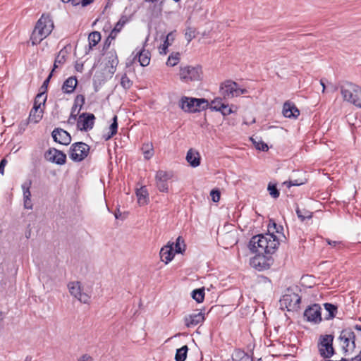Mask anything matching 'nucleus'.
Wrapping results in <instances>:
<instances>
[{
    "mask_svg": "<svg viewBox=\"0 0 361 361\" xmlns=\"http://www.w3.org/2000/svg\"><path fill=\"white\" fill-rule=\"evenodd\" d=\"M174 39L175 32H171L166 35L163 44H161L159 48L160 54L165 55L167 54L168 47L171 44Z\"/></svg>",
    "mask_w": 361,
    "mask_h": 361,
    "instance_id": "obj_25",
    "label": "nucleus"
},
{
    "mask_svg": "<svg viewBox=\"0 0 361 361\" xmlns=\"http://www.w3.org/2000/svg\"><path fill=\"white\" fill-rule=\"evenodd\" d=\"M326 242H327L328 245L333 246V247L339 246L341 244V241H334V240H326Z\"/></svg>",
    "mask_w": 361,
    "mask_h": 361,
    "instance_id": "obj_56",
    "label": "nucleus"
},
{
    "mask_svg": "<svg viewBox=\"0 0 361 361\" xmlns=\"http://www.w3.org/2000/svg\"><path fill=\"white\" fill-rule=\"evenodd\" d=\"M94 0H82L81 4L83 7L90 5Z\"/></svg>",
    "mask_w": 361,
    "mask_h": 361,
    "instance_id": "obj_62",
    "label": "nucleus"
},
{
    "mask_svg": "<svg viewBox=\"0 0 361 361\" xmlns=\"http://www.w3.org/2000/svg\"><path fill=\"white\" fill-rule=\"evenodd\" d=\"M127 18L126 16H122L121 19L118 21V23L114 26V29L119 32L123 28V25L126 23Z\"/></svg>",
    "mask_w": 361,
    "mask_h": 361,
    "instance_id": "obj_43",
    "label": "nucleus"
},
{
    "mask_svg": "<svg viewBox=\"0 0 361 361\" xmlns=\"http://www.w3.org/2000/svg\"><path fill=\"white\" fill-rule=\"evenodd\" d=\"M210 195L214 202H218L219 201L221 194L219 190H212L210 192Z\"/></svg>",
    "mask_w": 361,
    "mask_h": 361,
    "instance_id": "obj_45",
    "label": "nucleus"
},
{
    "mask_svg": "<svg viewBox=\"0 0 361 361\" xmlns=\"http://www.w3.org/2000/svg\"><path fill=\"white\" fill-rule=\"evenodd\" d=\"M202 68L200 66H186L180 68V78L184 81L199 80L202 75Z\"/></svg>",
    "mask_w": 361,
    "mask_h": 361,
    "instance_id": "obj_10",
    "label": "nucleus"
},
{
    "mask_svg": "<svg viewBox=\"0 0 361 361\" xmlns=\"http://www.w3.org/2000/svg\"><path fill=\"white\" fill-rule=\"evenodd\" d=\"M171 172L159 170L155 176L156 186L160 192H167L169 190L168 181L172 178Z\"/></svg>",
    "mask_w": 361,
    "mask_h": 361,
    "instance_id": "obj_13",
    "label": "nucleus"
},
{
    "mask_svg": "<svg viewBox=\"0 0 361 361\" xmlns=\"http://www.w3.org/2000/svg\"><path fill=\"white\" fill-rule=\"evenodd\" d=\"M75 68L77 71L82 72L83 69V64L82 63H76L75 66Z\"/></svg>",
    "mask_w": 361,
    "mask_h": 361,
    "instance_id": "obj_61",
    "label": "nucleus"
},
{
    "mask_svg": "<svg viewBox=\"0 0 361 361\" xmlns=\"http://www.w3.org/2000/svg\"><path fill=\"white\" fill-rule=\"evenodd\" d=\"M283 114L286 118H297L300 115V111L294 104L286 102L283 107Z\"/></svg>",
    "mask_w": 361,
    "mask_h": 361,
    "instance_id": "obj_19",
    "label": "nucleus"
},
{
    "mask_svg": "<svg viewBox=\"0 0 361 361\" xmlns=\"http://www.w3.org/2000/svg\"><path fill=\"white\" fill-rule=\"evenodd\" d=\"M237 82L232 80H226L220 86L221 94L224 98H233L236 97Z\"/></svg>",
    "mask_w": 361,
    "mask_h": 361,
    "instance_id": "obj_17",
    "label": "nucleus"
},
{
    "mask_svg": "<svg viewBox=\"0 0 361 361\" xmlns=\"http://www.w3.org/2000/svg\"><path fill=\"white\" fill-rule=\"evenodd\" d=\"M204 320V314L202 312L193 313L185 316L184 318L185 324L188 328L195 326Z\"/></svg>",
    "mask_w": 361,
    "mask_h": 361,
    "instance_id": "obj_18",
    "label": "nucleus"
},
{
    "mask_svg": "<svg viewBox=\"0 0 361 361\" xmlns=\"http://www.w3.org/2000/svg\"><path fill=\"white\" fill-rule=\"evenodd\" d=\"M100 40L101 34L99 32L94 31L91 32L88 36L90 49H92L94 47H95Z\"/></svg>",
    "mask_w": 361,
    "mask_h": 361,
    "instance_id": "obj_32",
    "label": "nucleus"
},
{
    "mask_svg": "<svg viewBox=\"0 0 361 361\" xmlns=\"http://www.w3.org/2000/svg\"><path fill=\"white\" fill-rule=\"evenodd\" d=\"M188 348L187 345H183L182 348L176 350L175 355L176 361H185L187 357V353Z\"/></svg>",
    "mask_w": 361,
    "mask_h": 361,
    "instance_id": "obj_34",
    "label": "nucleus"
},
{
    "mask_svg": "<svg viewBox=\"0 0 361 361\" xmlns=\"http://www.w3.org/2000/svg\"><path fill=\"white\" fill-rule=\"evenodd\" d=\"M51 136L54 142L61 145H68L71 142V135L60 128H55L51 133Z\"/></svg>",
    "mask_w": 361,
    "mask_h": 361,
    "instance_id": "obj_16",
    "label": "nucleus"
},
{
    "mask_svg": "<svg viewBox=\"0 0 361 361\" xmlns=\"http://www.w3.org/2000/svg\"><path fill=\"white\" fill-rule=\"evenodd\" d=\"M324 307L326 311L328 312V315L325 317V319H331L336 317L338 310L336 305L326 302L324 304Z\"/></svg>",
    "mask_w": 361,
    "mask_h": 361,
    "instance_id": "obj_29",
    "label": "nucleus"
},
{
    "mask_svg": "<svg viewBox=\"0 0 361 361\" xmlns=\"http://www.w3.org/2000/svg\"><path fill=\"white\" fill-rule=\"evenodd\" d=\"M121 85L126 90L129 89L132 85L131 80L128 78V77L126 74L121 77Z\"/></svg>",
    "mask_w": 361,
    "mask_h": 361,
    "instance_id": "obj_41",
    "label": "nucleus"
},
{
    "mask_svg": "<svg viewBox=\"0 0 361 361\" xmlns=\"http://www.w3.org/2000/svg\"><path fill=\"white\" fill-rule=\"evenodd\" d=\"M44 92H40L37 94L35 101H36L37 103L42 102V99L44 97Z\"/></svg>",
    "mask_w": 361,
    "mask_h": 361,
    "instance_id": "obj_55",
    "label": "nucleus"
},
{
    "mask_svg": "<svg viewBox=\"0 0 361 361\" xmlns=\"http://www.w3.org/2000/svg\"><path fill=\"white\" fill-rule=\"evenodd\" d=\"M142 150L145 159H149L154 154L153 145L152 143H144L142 147Z\"/></svg>",
    "mask_w": 361,
    "mask_h": 361,
    "instance_id": "obj_33",
    "label": "nucleus"
},
{
    "mask_svg": "<svg viewBox=\"0 0 361 361\" xmlns=\"http://www.w3.org/2000/svg\"><path fill=\"white\" fill-rule=\"evenodd\" d=\"M70 294L78 300L80 302L88 304L90 300V295L82 290V284L80 281H71L68 284Z\"/></svg>",
    "mask_w": 361,
    "mask_h": 361,
    "instance_id": "obj_9",
    "label": "nucleus"
},
{
    "mask_svg": "<svg viewBox=\"0 0 361 361\" xmlns=\"http://www.w3.org/2000/svg\"><path fill=\"white\" fill-rule=\"evenodd\" d=\"M192 298L197 302H202L204 298V289H196L192 293Z\"/></svg>",
    "mask_w": 361,
    "mask_h": 361,
    "instance_id": "obj_38",
    "label": "nucleus"
},
{
    "mask_svg": "<svg viewBox=\"0 0 361 361\" xmlns=\"http://www.w3.org/2000/svg\"><path fill=\"white\" fill-rule=\"evenodd\" d=\"M296 214L298 217L303 221L306 219H311L312 216V213L308 210L303 209L301 210L298 207L296 209Z\"/></svg>",
    "mask_w": 361,
    "mask_h": 361,
    "instance_id": "obj_37",
    "label": "nucleus"
},
{
    "mask_svg": "<svg viewBox=\"0 0 361 361\" xmlns=\"http://www.w3.org/2000/svg\"><path fill=\"white\" fill-rule=\"evenodd\" d=\"M78 361H94V360L91 356L85 354L80 357Z\"/></svg>",
    "mask_w": 361,
    "mask_h": 361,
    "instance_id": "obj_54",
    "label": "nucleus"
},
{
    "mask_svg": "<svg viewBox=\"0 0 361 361\" xmlns=\"http://www.w3.org/2000/svg\"><path fill=\"white\" fill-rule=\"evenodd\" d=\"M44 157L47 160L59 165H63L66 161V154L56 148H51L47 151Z\"/></svg>",
    "mask_w": 361,
    "mask_h": 361,
    "instance_id": "obj_15",
    "label": "nucleus"
},
{
    "mask_svg": "<svg viewBox=\"0 0 361 361\" xmlns=\"http://www.w3.org/2000/svg\"><path fill=\"white\" fill-rule=\"evenodd\" d=\"M348 361H361V350L360 351L358 355H357L356 356L352 357L350 359V360H348Z\"/></svg>",
    "mask_w": 361,
    "mask_h": 361,
    "instance_id": "obj_60",
    "label": "nucleus"
},
{
    "mask_svg": "<svg viewBox=\"0 0 361 361\" xmlns=\"http://www.w3.org/2000/svg\"><path fill=\"white\" fill-rule=\"evenodd\" d=\"M341 348L345 355L353 354L356 348V336L354 331L350 329H343L338 338Z\"/></svg>",
    "mask_w": 361,
    "mask_h": 361,
    "instance_id": "obj_5",
    "label": "nucleus"
},
{
    "mask_svg": "<svg viewBox=\"0 0 361 361\" xmlns=\"http://www.w3.org/2000/svg\"><path fill=\"white\" fill-rule=\"evenodd\" d=\"M253 256L250 259V264L254 269L258 271L268 269L273 264L274 259L272 255L274 251L271 250H250Z\"/></svg>",
    "mask_w": 361,
    "mask_h": 361,
    "instance_id": "obj_3",
    "label": "nucleus"
},
{
    "mask_svg": "<svg viewBox=\"0 0 361 361\" xmlns=\"http://www.w3.org/2000/svg\"><path fill=\"white\" fill-rule=\"evenodd\" d=\"M136 195L137 197V202L140 204L144 205L147 204L148 200V193L144 187L137 189Z\"/></svg>",
    "mask_w": 361,
    "mask_h": 361,
    "instance_id": "obj_30",
    "label": "nucleus"
},
{
    "mask_svg": "<svg viewBox=\"0 0 361 361\" xmlns=\"http://www.w3.org/2000/svg\"><path fill=\"white\" fill-rule=\"evenodd\" d=\"M219 111H221L224 116H228L233 113L231 107H229L228 105H226L225 104L222 105V107L221 108Z\"/></svg>",
    "mask_w": 361,
    "mask_h": 361,
    "instance_id": "obj_46",
    "label": "nucleus"
},
{
    "mask_svg": "<svg viewBox=\"0 0 361 361\" xmlns=\"http://www.w3.org/2000/svg\"><path fill=\"white\" fill-rule=\"evenodd\" d=\"M267 190L269 192V195L274 198H278L279 197L280 192L277 189L276 184L269 183L268 185Z\"/></svg>",
    "mask_w": 361,
    "mask_h": 361,
    "instance_id": "obj_40",
    "label": "nucleus"
},
{
    "mask_svg": "<svg viewBox=\"0 0 361 361\" xmlns=\"http://www.w3.org/2000/svg\"><path fill=\"white\" fill-rule=\"evenodd\" d=\"M108 61L106 63V67L110 73H114L118 63V57L115 51H110L108 54Z\"/></svg>",
    "mask_w": 361,
    "mask_h": 361,
    "instance_id": "obj_23",
    "label": "nucleus"
},
{
    "mask_svg": "<svg viewBox=\"0 0 361 361\" xmlns=\"http://www.w3.org/2000/svg\"><path fill=\"white\" fill-rule=\"evenodd\" d=\"M334 336L331 334L322 335L318 342V350L320 355L324 358H330L335 350L333 347Z\"/></svg>",
    "mask_w": 361,
    "mask_h": 361,
    "instance_id": "obj_7",
    "label": "nucleus"
},
{
    "mask_svg": "<svg viewBox=\"0 0 361 361\" xmlns=\"http://www.w3.org/2000/svg\"><path fill=\"white\" fill-rule=\"evenodd\" d=\"M185 250H160L159 255L161 260L166 264L169 263L176 254H183Z\"/></svg>",
    "mask_w": 361,
    "mask_h": 361,
    "instance_id": "obj_20",
    "label": "nucleus"
},
{
    "mask_svg": "<svg viewBox=\"0 0 361 361\" xmlns=\"http://www.w3.org/2000/svg\"><path fill=\"white\" fill-rule=\"evenodd\" d=\"M222 105H224V103L222 102L221 98H216L211 102L210 109L219 111Z\"/></svg>",
    "mask_w": 361,
    "mask_h": 361,
    "instance_id": "obj_39",
    "label": "nucleus"
},
{
    "mask_svg": "<svg viewBox=\"0 0 361 361\" xmlns=\"http://www.w3.org/2000/svg\"><path fill=\"white\" fill-rule=\"evenodd\" d=\"M161 248H175V243L173 241H169L165 245L162 246Z\"/></svg>",
    "mask_w": 361,
    "mask_h": 361,
    "instance_id": "obj_57",
    "label": "nucleus"
},
{
    "mask_svg": "<svg viewBox=\"0 0 361 361\" xmlns=\"http://www.w3.org/2000/svg\"><path fill=\"white\" fill-rule=\"evenodd\" d=\"M24 200V207L25 209H32V204L31 199L29 200Z\"/></svg>",
    "mask_w": 361,
    "mask_h": 361,
    "instance_id": "obj_53",
    "label": "nucleus"
},
{
    "mask_svg": "<svg viewBox=\"0 0 361 361\" xmlns=\"http://www.w3.org/2000/svg\"><path fill=\"white\" fill-rule=\"evenodd\" d=\"M250 140L252 141L253 145L255 147L258 149L263 152H267L269 149L268 145L264 142L260 137H250Z\"/></svg>",
    "mask_w": 361,
    "mask_h": 361,
    "instance_id": "obj_31",
    "label": "nucleus"
},
{
    "mask_svg": "<svg viewBox=\"0 0 361 361\" xmlns=\"http://www.w3.org/2000/svg\"><path fill=\"white\" fill-rule=\"evenodd\" d=\"M175 243V248H185L186 245L185 244V241L181 236H178L176 238Z\"/></svg>",
    "mask_w": 361,
    "mask_h": 361,
    "instance_id": "obj_44",
    "label": "nucleus"
},
{
    "mask_svg": "<svg viewBox=\"0 0 361 361\" xmlns=\"http://www.w3.org/2000/svg\"><path fill=\"white\" fill-rule=\"evenodd\" d=\"M66 54V51L63 49H61L59 52L54 63V67L51 70L52 72H54L59 67V65H62L66 62L67 56Z\"/></svg>",
    "mask_w": 361,
    "mask_h": 361,
    "instance_id": "obj_27",
    "label": "nucleus"
},
{
    "mask_svg": "<svg viewBox=\"0 0 361 361\" xmlns=\"http://www.w3.org/2000/svg\"><path fill=\"white\" fill-rule=\"evenodd\" d=\"M322 308L319 304H313L309 306L304 312V317L307 321L314 324L322 322Z\"/></svg>",
    "mask_w": 361,
    "mask_h": 361,
    "instance_id": "obj_12",
    "label": "nucleus"
},
{
    "mask_svg": "<svg viewBox=\"0 0 361 361\" xmlns=\"http://www.w3.org/2000/svg\"><path fill=\"white\" fill-rule=\"evenodd\" d=\"M64 3H68L71 1L72 4L74 6H77L80 4V1L78 0H61Z\"/></svg>",
    "mask_w": 361,
    "mask_h": 361,
    "instance_id": "obj_63",
    "label": "nucleus"
},
{
    "mask_svg": "<svg viewBox=\"0 0 361 361\" xmlns=\"http://www.w3.org/2000/svg\"><path fill=\"white\" fill-rule=\"evenodd\" d=\"M118 33V32L117 31H116L114 29H113L108 37H109V39L113 40L116 37V35Z\"/></svg>",
    "mask_w": 361,
    "mask_h": 361,
    "instance_id": "obj_59",
    "label": "nucleus"
},
{
    "mask_svg": "<svg viewBox=\"0 0 361 361\" xmlns=\"http://www.w3.org/2000/svg\"><path fill=\"white\" fill-rule=\"evenodd\" d=\"M7 163V161L5 158L2 159L0 161V173L4 174V167Z\"/></svg>",
    "mask_w": 361,
    "mask_h": 361,
    "instance_id": "obj_52",
    "label": "nucleus"
},
{
    "mask_svg": "<svg viewBox=\"0 0 361 361\" xmlns=\"http://www.w3.org/2000/svg\"><path fill=\"white\" fill-rule=\"evenodd\" d=\"M209 102L205 99H196L183 97L180 101V107L185 112H197L208 107Z\"/></svg>",
    "mask_w": 361,
    "mask_h": 361,
    "instance_id": "obj_6",
    "label": "nucleus"
},
{
    "mask_svg": "<svg viewBox=\"0 0 361 361\" xmlns=\"http://www.w3.org/2000/svg\"><path fill=\"white\" fill-rule=\"evenodd\" d=\"M244 355H245L244 352H242L240 350L236 351L235 354V355L239 358H241L242 357H243Z\"/></svg>",
    "mask_w": 361,
    "mask_h": 361,
    "instance_id": "obj_64",
    "label": "nucleus"
},
{
    "mask_svg": "<svg viewBox=\"0 0 361 361\" xmlns=\"http://www.w3.org/2000/svg\"><path fill=\"white\" fill-rule=\"evenodd\" d=\"M268 228L269 233L253 236L249 242L247 248H277L280 245L279 241L281 239L279 236L274 235V231L271 233V231L272 228L276 230L282 238L286 239L285 235L281 233L283 227L277 226L274 221H271Z\"/></svg>",
    "mask_w": 361,
    "mask_h": 361,
    "instance_id": "obj_1",
    "label": "nucleus"
},
{
    "mask_svg": "<svg viewBox=\"0 0 361 361\" xmlns=\"http://www.w3.org/2000/svg\"><path fill=\"white\" fill-rule=\"evenodd\" d=\"M301 298L295 293L284 295L280 300V305L282 308H286L288 311H295L300 307Z\"/></svg>",
    "mask_w": 361,
    "mask_h": 361,
    "instance_id": "obj_11",
    "label": "nucleus"
},
{
    "mask_svg": "<svg viewBox=\"0 0 361 361\" xmlns=\"http://www.w3.org/2000/svg\"><path fill=\"white\" fill-rule=\"evenodd\" d=\"M85 104V97L82 94H78L76 96L74 100V104L73 107L77 109L78 106H80V109H82V106Z\"/></svg>",
    "mask_w": 361,
    "mask_h": 361,
    "instance_id": "obj_42",
    "label": "nucleus"
},
{
    "mask_svg": "<svg viewBox=\"0 0 361 361\" xmlns=\"http://www.w3.org/2000/svg\"><path fill=\"white\" fill-rule=\"evenodd\" d=\"M75 111H76V108L72 107L71 114L68 118V123H73L75 122V121L77 119V114H75Z\"/></svg>",
    "mask_w": 361,
    "mask_h": 361,
    "instance_id": "obj_47",
    "label": "nucleus"
},
{
    "mask_svg": "<svg viewBox=\"0 0 361 361\" xmlns=\"http://www.w3.org/2000/svg\"><path fill=\"white\" fill-rule=\"evenodd\" d=\"M118 123L117 116H114L113 118V123L109 126V131L106 134L103 135L104 140L107 141L110 140L114 135L117 133Z\"/></svg>",
    "mask_w": 361,
    "mask_h": 361,
    "instance_id": "obj_26",
    "label": "nucleus"
},
{
    "mask_svg": "<svg viewBox=\"0 0 361 361\" xmlns=\"http://www.w3.org/2000/svg\"><path fill=\"white\" fill-rule=\"evenodd\" d=\"M180 61V54L178 52L172 53L168 58L166 65L169 66H176Z\"/></svg>",
    "mask_w": 361,
    "mask_h": 361,
    "instance_id": "obj_36",
    "label": "nucleus"
},
{
    "mask_svg": "<svg viewBox=\"0 0 361 361\" xmlns=\"http://www.w3.org/2000/svg\"><path fill=\"white\" fill-rule=\"evenodd\" d=\"M46 100H47V95H45L44 97L42 99V102L37 103L36 101H34V104H33L32 108H36V109H37V110L42 109L41 105L42 104L44 106Z\"/></svg>",
    "mask_w": 361,
    "mask_h": 361,
    "instance_id": "obj_48",
    "label": "nucleus"
},
{
    "mask_svg": "<svg viewBox=\"0 0 361 361\" xmlns=\"http://www.w3.org/2000/svg\"><path fill=\"white\" fill-rule=\"evenodd\" d=\"M247 93V90L245 88H240L237 83V89H236V97L240 96V94Z\"/></svg>",
    "mask_w": 361,
    "mask_h": 361,
    "instance_id": "obj_51",
    "label": "nucleus"
},
{
    "mask_svg": "<svg viewBox=\"0 0 361 361\" xmlns=\"http://www.w3.org/2000/svg\"><path fill=\"white\" fill-rule=\"evenodd\" d=\"M341 93L345 101L361 108V87L351 82H345L341 87Z\"/></svg>",
    "mask_w": 361,
    "mask_h": 361,
    "instance_id": "obj_4",
    "label": "nucleus"
},
{
    "mask_svg": "<svg viewBox=\"0 0 361 361\" xmlns=\"http://www.w3.org/2000/svg\"><path fill=\"white\" fill-rule=\"evenodd\" d=\"M112 39H109V37H107V39H106L104 44V47H103V49L105 50V49H108L109 47H110V44H111V41Z\"/></svg>",
    "mask_w": 361,
    "mask_h": 361,
    "instance_id": "obj_58",
    "label": "nucleus"
},
{
    "mask_svg": "<svg viewBox=\"0 0 361 361\" xmlns=\"http://www.w3.org/2000/svg\"><path fill=\"white\" fill-rule=\"evenodd\" d=\"M138 59V61L142 66H147L149 64L151 54L149 51L145 50L144 48L139 50L135 54L134 59Z\"/></svg>",
    "mask_w": 361,
    "mask_h": 361,
    "instance_id": "obj_21",
    "label": "nucleus"
},
{
    "mask_svg": "<svg viewBox=\"0 0 361 361\" xmlns=\"http://www.w3.org/2000/svg\"><path fill=\"white\" fill-rule=\"evenodd\" d=\"M43 116V110H37L36 108H32L30 112L29 121L30 122L37 123H38Z\"/></svg>",
    "mask_w": 361,
    "mask_h": 361,
    "instance_id": "obj_28",
    "label": "nucleus"
},
{
    "mask_svg": "<svg viewBox=\"0 0 361 361\" xmlns=\"http://www.w3.org/2000/svg\"><path fill=\"white\" fill-rule=\"evenodd\" d=\"M200 155L197 151L190 149L186 154V160L192 167H197L200 164Z\"/></svg>",
    "mask_w": 361,
    "mask_h": 361,
    "instance_id": "obj_22",
    "label": "nucleus"
},
{
    "mask_svg": "<svg viewBox=\"0 0 361 361\" xmlns=\"http://www.w3.org/2000/svg\"><path fill=\"white\" fill-rule=\"evenodd\" d=\"M90 149V146L85 142H75L70 147L69 157L73 161L80 162L88 156Z\"/></svg>",
    "mask_w": 361,
    "mask_h": 361,
    "instance_id": "obj_8",
    "label": "nucleus"
},
{
    "mask_svg": "<svg viewBox=\"0 0 361 361\" xmlns=\"http://www.w3.org/2000/svg\"><path fill=\"white\" fill-rule=\"evenodd\" d=\"M78 84V80L75 77H70L66 79L63 85L62 90L64 93L70 94L73 92L75 90L76 85Z\"/></svg>",
    "mask_w": 361,
    "mask_h": 361,
    "instance_id": "obj_24",
    "label": "nucleus"
},
{
    "mask_svg": "<svg viewBox=\"0 0 361 361\" xmlns=\"http://www.w3.org/2000/svg\"><path fill=\"white\" fill-rule=\"evenodd\" d=\"M31 185H32V181L30 180L25 182L22 185V189H23V200L31 199V192L30 191Z\"/></svg>",
    "mask_w": 361,
    "mask_h": 361,
    "instance_id": "obj_35",
    "label": "nucleus"
},
{
    "mask_svg": "<svg viewBox=\"0 0 361 361\" xmlns=\"http://www.w3.org/2000/svg\"><path fill=\"white\" fill-rule=\"evenodd\" d=\"M95 116L93 114L82 113L79 116L77 122V128L81 131H88L92 129Z\"/></svg>",
    "mask_w": 361,
    "mask_h": 361,
    "instance_id": "obj_14",
    "label": "nucleus"
},
{
    "mask_svg": "<svg viewBox=\"0 0 361 361\" xmlns=\"http://www.w3.org/2000/svg\"><path fill=\"white\" fill-rule=\"evenodd\" d=\"M195 37V32L193 30H192L191 29H188L186 31L185 37L188 42H190Z\"/></svg>",
    "mask_w": 361,
    "mask_h": 361,
    "instance_id": "obj_49",
    "label": "nucleus"
},
{
    "mask_svg": "<svg viewBox=\"0 0 361 361\" xmlns=\"http://www.w3.org/2000/svg\"><path fill=\"white\" fill-rule=\"evenodd\" d=\"M54 28V23L48 15L43 14L37 20L31 35L30 40L32 45L39 44L44 38L50 35Z\"/></svg>",
    "mask_w": 361,
    "mask_h": 361,
    "instance_id": "obj_2",
    "label": "nucleus"
},
{
    "mask_svg": "<svg viewBox=\"0 0 361 361\" xmlns=\"http://www.w3.org/2000/svg\"><path fill=\"white\" fill-rule=\"evenodd\" d=\"M53 73H54V72L51 71V73H49V76H48V77H47V78L44 81V82H43V84H42V87H41V88H42V89H43V88L44 89V92H45V91H46V90H47V89L48 84H49V81H50V79L51 78V77H52V75H53Z\"/></svg>",
    "mask_w": 361,
    "mask_h": 361,
    "instance_id": "obj_50",
    "label": "nucleus"
}]
</instances>
